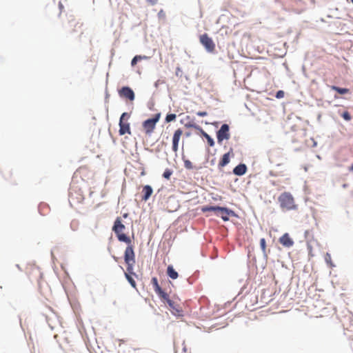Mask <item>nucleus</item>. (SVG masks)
<instances>
[{
    "mask_svg": "<svg viewBox=\"0 0 353 353\" xmlns=\"http://www.w3.org/2000/svg\"><path fill=\"white\" fill-rule=\"evenodd\" d=\"M201 211L203 212H213L216 216H221L224 221H228L230 216L235 215L234 211L227 208L219 206H203L201 208Z\"/></svg>",
    "mask_w": 353,
    "mask_h": 353,
    "instance_id": "nucleus-1",
    "label": "nucleus"
},
{
    "mask_svg": "<svg viewBox=\"0 0 353 353\" xmlns=\"http://www.w3.org/2000/svg\"><path fill=\"white\" fill-rule=\"evenodd\" d=\"M281 208L284 211H289L296 209L294 199L290 192H285L278 198Z\"/></svg>",
    "mask_w": 353,
    "mask_h": 353,
    "instance_id": "nucleus-2",
    "label": "nucleus"
},
{
    "mask_svg": "<svg viewBox=\"0 0 353 353\" xmlns=\"http://www.w3.org/2000/svg\"><path fill=\"white\" fill-rule=\"evenodd\" d=\"M125 229V225L121 223L120 217H117L114 221L112 230L117 235L118 240L121 242H124L126 244L131 243V239L129 236H126L124 233Z\"/></svg>",
    "mask_w": 353,
    "mask_h": 353,
    "instance_id": "nucleus-3",
    "label": "nucleus"
},
{
    "mask_svg": "<svg viewBox=\"0 0 353 353\" xmlns=\"http://www.w3.org/2000/svg\"><path fill=\"white\" fill-rule=\"evenodd\" d=\"M124 260L127 264V271L129 273H132L133 267L135 264V254L132 243L130 244H128V246L125 250Z\"/></svg>",
    "mask_w": 353,
    "mask_h": 353,
    "instance_id": "nucleus-4",
    "label": "nucleus"
},
{
    "mask_svg": "<svg viewBox=\"0 0 353 353\" xmlns=\"http://www.w3.org/2000/svg\"><path fill=\"white\" fill-rule=\"evenodd\" d=\"M161 117V114H156L153 118L148 119L143 123V128L145 134H150L155 129L156 124Z\"/></svg>",
    "mask_w": 353,
    "mask_h": 353,
    "instance_id": "nucleus-5",
    "label": "nucleus"
},
{
    "mask_svg": "<svg viewBox=\"0 0 353 353\" xmlns=\"http://www.w3.org/2000/svg\"><path fill=\"white\" fill-rule=\"evenodd\" d=\"M199 41L208 52L213 53L215 51V43L207 33L200 35Z\"/></svg>",
    "mask_w": 353,
    "mask_h": 353,
    "instance_id": "nucleus-6",
    "label": "nucleus"
},
{
    "mask_svg": "<svg viewBox=\"0 0 353 353\" xmlns=\"http://www.w3.org/2000/svg\"><path fill=\"white\" fill-rule=\"evenodd\" d=\"M230 137L229 132V126L228 124H223L216 133L217 141L221 143L224 139H229Z\"/></svg>",
    "mask_w": 353,
    "mask_h": 353,
    "instance_id": "nucleus-7",
    "label": "nucleus"
},
{
    "mask_svg": "<svg viewBox=\"0 0 353 353\" xmlns=\"http://www.w3.org/2000/svg\"><path fill=\"white\" fill-rule=\"evenodd\" d=\"M185 126L187 128H194V129L197 130L198 131H199L201 134L207 139L208 145L211 147L214 146V141L213 139L211 138V137L209 136L199 125H198L194 123H188L185 125Z\"/></svg>",
    "mask_w": 353,
    "mask_h": 353,
    "instance_id": "nucleus-8",
    "label": "nucleus"
},
{
    "mask_svg": "<svg viewBox=\"0 0 353 353\" xmlns=\"http://www.w3.org/2000/svg\"><path fill=\"white\" fill-rule=\"evenodd\" d=\"M164 301H166L168 305H169L170 308L172 310V312L174 315L177 316H181L182 315V309L181 307L176 303L174 301L170 300L169 299V295L168 294L167 298L163 299Z\"/></svg>",
    "mask_w": 353,
    "mask_h": 353,
    "instance_id": "nucleus-9",
    "label": "nucleus"
},
{
    "mask_svg": "<svg viewBox=\"0 0 353 353\" xmlns=\"http://www.w3.org/2000/svg\"><path fill=\"white\" fill-rule=\"evenodd\" d=\"M183 134V130L181 128L175 130L173 137H172V150L174 152H176L179 149V142L181 139V137Z\"/></svg>",
    "mask_w": 353,
    "mask_h": 353,
    "instance_id": "nucleus-10",
    "label": "nucleus"
},
{
    "mask_svg": "<svg viewBox=\"0 0 353 353\" xmlns=\"http://www.w3.org/2000/svg\"><path fill=\"white\" fill-rule=\"evenodd\" d=\"M119 93L120 97H124L130 101H133L135 97L133 90L129 87H123L119 91Z\"/></svg>",
    "mask_w": 353,
    "mask_h": 353,
    "instance_id": "nucleus-11",
    "label": "nucleus"
},
{
    "mask_svg": "<svg viewBox=\"0 0 353 353\" xmlns=\"http://www.w3.org/2000/svg\"><path fill=\"white\" fill-rule=\"evenodd\" d=\"M151 283L153 285L154 290L155 292L159 296L161 299H165L168 296V294L165 293L161 288L159 286L158 280L156 277H153L151 280Z\"/></svg>",
    "mask_w": 353,
    "mask_h": 353,
    "instance_id": "nucleus-12",
    "label": "nucleus"
},
{
    "mask_svg": "<svg viewBox=\"0 0 353 353\" xmlns=\"http://www.w3.org/2000/svg\"><path fill=\"white\" fill-rule=\"evenodd\" d=\"M279 243L285 248H290L294 245V241L290 238L288 233H285L279 239Z\"/></svg>",
    "mask_w": 353,
    "mask_h": 353,
    "instance_id": "nucleus-13",
    "label": "nucleus"
},
{
    "mask_svg": "<svg viewBox=\"0 0 353 353\" xmlns=\"http://www.w3.org/2000/svg\"><path fill=\"white\" fill-rule=\"evenodd\" d=\"M119 133L120 135L131 134L130 123L128 121H119Z\"/></svg>",
    "mask_w": 353,
    "mask_h": 353,
    "instance_id": "nucleus-14",
    "label": "nucleus"
},
{
    "mask_svg": "<svg viewBox=\"0 0 353 353\" xmlns=\"http://www.w3.org/2000/svg\"><path fill=\"white\" fill-rule=\"evenodd\" d=\"M142 201H147L153 193L152 187L149 185H145L142 189Z\"/></svg>",
    "mask_w": 353,
    "mask_h": 353,
    "instance_id": "nucleus-15",
    "label": "nucleus"
},
{
    "mask_svg": "<svg viewBox=\"0 0 353 353\" xmlns=\"http://www.w3.org/2000/svg\"><path fill=\"white\" fill-rule=\"evenodd\" d=\"M247 171V167L245 164H239L237 166H236L233 172L234 174L238 176L243 175Z\"/></svg>",
    "mask_w": 353,
    "mask_h": 353,
    "instance_id": "nucleus-16",
    "label": "nucleus"
},
{
    "mask_svg": "<svg viewBox=\"0 0 353 353\" xmlns=\"http://www.w3.org/2000/svg\"><path fill=\"white\" fill-rule=\"evenodd\" d=\"M167 274L172 279H176L179 274L174 269L172 265H168L167 268Z\"/></svg>",
    "mask_w": 353,
    "mask_h": 353,
    "instance_id": "nucleus-17",
    "label": "nucleus"
},
{
    "mask_svg": "<svg viewBox=\"0 0 353 353\" xmlns=\"http://www.w3.org/2000/svg\"><path fill=\"white\" fill-rule=\"evenodd\" d=\"M229 162H230V153L228 152V153L223 154V156L222 157L221 160L219 163V167L223 168V167L225 166L227 164H228Z\"/></svg>",
    "mask_w": 353,
    "mask_h": 353,
    "instance_id": "nucleus-18",
    "label": "nucleus"
},
{
    "mask_svg": "<svg viewBox=\"0 0 353 353\" xmlns=\"http://www.w3.org/2000/svg\"><path fill=\"white\" fill-rule=\"evenodd\" d=\"M131 274H134V273L133 272L132 273H129L128 271L127 272H125V276L128 281L130 283L132 288H136V282L132 277Z\"/></svg>",
    "mask_w": 353,
    "mask_h": 353,
    "instance_id": "nucleus-19",
    "label": "nucleus"
},
{
    "mask_svg": "<svg viewBox=\"0 0 353 353\" xmlns=\"http://www.w3.org/2000/svg\"><path fill=\"white\" fill-rule=\"evenodd\" d=\"M331 89L336 91L338 93H339L341 94H345L350 92V90L347 88H342L337 87L336 85H332Z\"/></svg>",
    "mask_w": 353,
    "mask_h": 353,
    "instance_id": "nucleus-20",
    "label": "nucleus"
},
{
    "mask_svg": "<svg viewBox=\"0 0 353 353\" xmlns=\"http://www.w3.org/2000/svg\"><path fill=\"white\" fill-rule=\"evenodd\" d=\"M182 346L181 350H176V353H191L190 349L186 346L185 342L182 343Z\"/></svg>",
    "mask_w": 353,
    "mask_h": 353,
    "instance_id": "nucleus-21",
    "label": "nucleus"
},
{
    "mask_svg": "<svg viewBox=\"0 0 353 353\" xmlns=\"http://www.w3.org/2000/svg\"><path fill=\"white\" fill-rule=\"evenodd\" d=\"M172 174V171L170 169H166L163 174V176L165 179L169 180L170 179V176Z\"/></svg>",
    "mask_w": 353,
    "mask_h": 353,
    "instance_id": "nucleus-22",
    "label": "nucleus"
},
{
    "mask_svg": "<svg viewBox=\"0 0 353 353\" xmlns=\"http://www.w3.org/2000/svg\"><path fill=\"white\" fill-rule=\"evenodd\" d=\"M260 246L263 253H265L266 251V241L264 238L261 239L260 240Z\"/></svg>",
    "mask_w": 353,
    "mask_h": 353,
    "instance_id": "nucleus-23",
    "label": "nucleus"
},
{
    "mask_svg": "<svg viewBox=\"0 0 353 353\" xmlns=\"http://www.w3.org/2000/svg\"><path fill=\"white\" fill-rule=\"evenodd\" d=\"M176 116L175 114H167L166 117H165V121L166 122H171L174 120H175Z\"/></svg>",
    "mask_w": 353,
    "mask_h": 353,
    "instance_id": "nucleus-24",
    "label": "nucleus"
},
{
    "mask_svg": "<svg viewBox=\"0 0 353 353\" xmlns=\"http://www.w3.org/2000/svg\"><path fill=\"white\" fill-rule=\"evenodd\" d=\"M341 116L345 120V121H350L351 120V116L350 113L347 111H345L341 114Z\"/></svg>",
    "mask_w": 353,
    "mask_h": 353,
    "instance_id": "nucleus-25",
    "label": "nucleus"
},
{
    "mask_svg": "<svg viewBox=\"0 0 353 353\" xmlns=\"http://www.w3.org/2000/svg\"><path fill=\"white\" fill-rule=\"evenodd\" d=\"M184 166L185 168L188 170H191L193 168V165L192 162L190 160H185L184 161Z\"/></svg>",
    "mask_w": 353,
    "mask_h": 353,
    "instance_id": "nucleus-26",
    "label": "nucleus"
},
{
    "mask_svg": "<svg viewBox=\"0 0 353 353\" xmlns=\"http://www.w3.org/2000/svg\"><path fill=\"white\" fill-rule=\"evenodd\" d=\"M129 117H130V115L127 112H124L121 114L119 121H127V120L129 119Z\"/></svg>",
    "mask_w": 353,
    "mask_h": 353,
    "instance_id": "nucleus-27",
    "label": "nucleus"
},
{
    "mask_svg": "<svg viewBox=\"0 0 353 353\" xmlns=\"http://www.w3.org/2000/svg\"><path fill=\"white\" fill-rule=\"evenodd\" d=\"M284 94H285V93L283 90H279L276 92V97L277 99H281L284 97Z\"/></svg>",
    "mask_w": 353,
    "mask_h": 353,
    "instance_id": "nucleus-28",
    "label": "nucleus"
},
{
    "mask_svg": "<svg viewBox=\"0 0 353 353\" xmlns=\"http://www.w3.org/2000/svg\"><path fill=\"white\" fill-rule=\"evenodd\" d=\"M325 261L327 263H330V265H332V259H331V255L329 254V253H327L326 255H325Z\"/></svg>",
    "mask_w": 353,
    "mask_h": 353,
    "instance_id": "nucleus-29",
    "label": "nucleus"
},
{
    "mask_svg": "<svg viewBox=\"0 0 353 353\" xmlns=\"http://www.w3.org/2000/svg\"><path fill=\"white\" fill-rule=\"evenodd\" d=\"M137 61H139V59L137 57V56H135L131 61V65L134 66L137 64Z\"/></svg>",
    "mask_w": 353,
    "mask_h": 353,
    "instance_id": "nucleus-30",
    "label": "nucleus"
},
{
    "mask_svg": "<svg viewBox=\"0 0 353 353\" xmlns=\"http://www.w3.org/2000/svg\"><path fill=\"white\" fill-rule=\"evenodd\" d=\"M139 61L148 59L149 57L145 55H136Z\"/></svg>",
    "mask_w": 353,
    "mask_h": 353,
    "instance_id": "nucleus-31",
    "label": "nucleus"
},
{
    "mask_svg": "<svg viewBox=\"0 0 353 353\" xmlns=\"http://www.w3.org/2000/svg\"><path fill=\"white\" fill-rule=\"evenodd\" d=\"M196 114L199 117H205V116H207L208 115V113L207 112H205V111H199V112H196Z\"/></svg>",
    "mask_w": 353,
    "mask_h": 353,
    "instance_id": "nucleus-32",
    "label": "nucleus"
},
{
    "mask_svg": "<svg viewBox=\"0 0 353 353\" xmlns=\"http://www.w3.org/2000/svg\"><path fill=\"white\" fill-rule=\"evenodd\" d=\"M151 5H154L157 3V0H147Z\"/></svg>",
    "mask_w": 353,
    "mask_h": 353,
    "instance_id": "nucleus-33",
    "label": "nucleus"
},
{
    "mask_svg": "<svg viewBox=\"0 0 353 353\" xmlns=\"http://www.w3.org/2000/svg\"><path fill=\"white\" fill-rule=\"evenodd\" d=\"M72 23H74V24H72V26H73L74 28H76V27L81 28V26L78 23L72 22Z\"/></svg>",
    "mask_w": 353,
    "mask_h": 353,
    "instance_id": "nucleus-34",
    "label": "nucleus"
},
{
    "mask_svg": "<svg viewBox=\"0 0 353 353\" xmlns=\"http://www.w3.org/2000/svg\"><path fill=\"white\" fill-rule=\"evenodd\" d=\"M165 14H164V12L161 10H160V12H159V16L161 17V16H164Z\"/></svg>",
    "mask_w": 353,
    "mask_h": 353,
    "instance_id": "nucleus-35",
    "label": "nucleus"
},
{
    "mask_svg": "<svg viewBox=\"0 0 353 353\" xmlns=\"http://www.w3.org/2000/svg\"><path fill=\"white\" fill-rule=\"evenodd\" d=\"M350 170L353 171V164L352 165V166L350 168Z\"/></svg>",
    "mask_w": 353,
    "mask_h": 353,
    "instance_id": "nucleus-36",
    "label": "nucleus"
},
{
    "mask_svg": "<svg viewBox=\"0 0 353 353\" xmlns=\"http://www.w3.org/2000/svg\"><path fill=\"white\" fill-rule=\"evenodd\" d=\"M123 216H124V217H126V216H127V214H125L123 215Z\"/></svg>",
    "mask_w": 353,
    "mask_h": 353,
    "instance_id": "nucleus-37",
    "label": "nucleus"
}]
</instances>
